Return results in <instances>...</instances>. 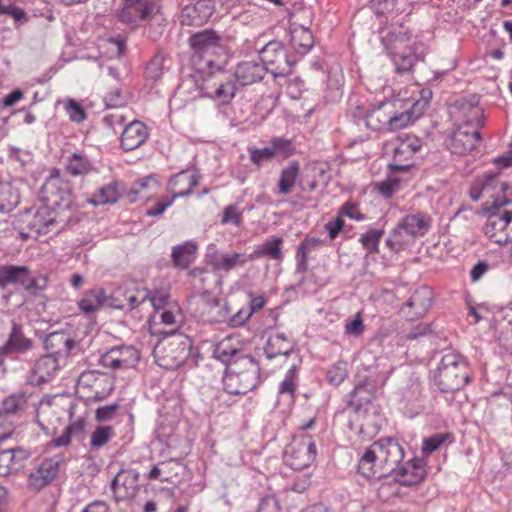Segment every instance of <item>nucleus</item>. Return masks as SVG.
<instances>
[{
  "label": "nucleus",
  "mask_w": 512,
  "mask_h": 512,
  "mask_svg": "<svg viewBox=\"0 0 512 512\" xmlns=\"http://www.w3.org/2000/svg\"><path fill=\"white\" fill-rule=\"evenodd\" d=\"M404 458V449L394 438L373 442L358 462V472L366 478H381L391 473Z\"/></svg>",
  "instance_id": "1"
},
{
  "label": "nucleus",
  "mask_w": 512,
  "mask_h": 512,
  "mask_svg": "<svg viewBox=\"0 0 512 512\" xmlns=\"http://www.w3.org/2000/svg\"><path fill=\"white\" fill-rule=\"evenodd\" d=\"M482 191L492 199L491 201L486 200L484 206H482V213L486 216V222L484 226L485 235L494 243L499 245L508 244L507 235V222L505 215L503 214V200H505L504 194L499 196L498 192H491L488 188V184L482 185Z\"/></svg>",
  "instance_id": "2"
},
{
  "label": "nucleus",
  "mask_w": 512,
  "mask_h": 512,
  "mask_svg": "<svg viewBox=\"0 0 512 512\" xmlns=\"http://www.w3.org/2000/svg\"><path fill=\"white\" fill-rule=\"evenodd\" d=\"M434 384L443 393L459 390L468 380L466 365L459 354L448 352L434 373Z\"/></svg>",
  "instance_id": "3"
},
{
  "label": "nucleus",
  "mask_w": 512,
  "mask_h": 512,
  "mask_svg": "<svg viewBox=\"0 0 512 512\" xmlns=\"http://www.w3.org/2000/svg\"><path fill=\"white\" fill-rule=\"evenodd\" d=\"M200 175L193 170H184L172 176L167 185V192L170 195H164L159 198L155 204L147 210L148 216H159L167 208L172 206L176 198L188 196L194 187L199 184Z\"/></svg>",
  "instance_id": "4"
},
{
  "label": "nucleus",
  "mask_w": 512,
  "mask_h": 512,
  "mask_svg": "<svg viewBox=\"0 0 512 512\" xmlns=\"http://www.w3.org/2000/svg\"><path fill=\"white\" fill-rule=\"evenodd\" d=\"M430 226L431 218L425 214L407 215L398 222L390 238L387 239L386 245L390 250L399 252L410 240L424 236Z\"/></svg>",
  "instance_id": "5"
},
{
  "label": "nucleus",
  "mask_w": 512,
  "mask_h": 512,
  "mask_svg": "<svg viewBox=\"0 0 512 512\" xmlns=\"http://www.w3.org/2000/svg\"><path fill=\"white\" fill-rule=\"evenodd\" d=\"M114 387V378L108 373L87 370L78 377L76 393L87 402H100L112 394Z\"/></svg>",
  "instance_id": "6"
},
{
  "label": "nucleus",
  "mask_w": 512,
  "mask_h": 512,
  "mask_svg": "<svg viewBox=\"0 0 512 512\" xmlns=\"http://www.w3.org/2000/svg\"><path fill=\"white\" fill-rule=\"evenodd\" d=\"M243 368L229 365L223 376L224 392L230 395H244L254 389L258 382V371L251 358H243Z\"/></svg>",
  "instance_id": "7"
},
{
  "label": "nucleus",
  "mask_w": 512,
  "mask_h": 512,
  "mask_svg": "<svg viewBox=\"0 0 512 512\" xmlns=\"http://www.w3.org/2000/svg\"><path fill=\"white\" fill-rule=\"evenodd\" d=\"M40 199L44 205L54 211L70 209L74 201L70 181L63 177L58 170H54L41 188Z\"/></svg>",
  "instance_id": "8"
},
{
  "label": "nucleus",
  "mask_w": 512,
  "mask_h": 512,
  "mask_svg": "<svg viewBox=\"0 0 512 512\" xmlns=\"http://www.w3.org/2000/svg\"><path fill=\"white\" fill-rule=\"evenodd\" d=\"M189 339L176 335L160 340L153 351L156 363L166 369L173 370L185 363L190 354Z\"/></svg>",
  "instance_id": "9"
},
{
  "label": "nucleus",
  "mask_w": 512,
  "mask_h": 512,
  "mask_svg": "<svg viewBox=\"0 0 512 512\" xmlns=\"http://www.w3.org/2000/svg\"><path fill=\"white\" fill-rule=\"evenodd\" d=\"M422 147L419 137L412 134H400L385 144V150L393 154L390 164L392 170L405 171L413 165V156Z\"/></svg>",
  "instance_id": "10"
},
{
  "label": "nucleus",
  "mask_w": 512,
  "mask_h": 512,
  "mask_svg": "<svg viewBox=\"0 0 512 512\" xmlns=\"http://www.w3.org/2000/svg\"><path fill=\"white\" fill-rule=\"evenodd\" d=\"M316 455L317 449L312 436L301 433L294 436L286 446L284 461L294 470H303L314 462Z\"/></svg>",
  "instance_id": "11"
},
{
  "label": "nucleus",
  "mask_w": 512,
  "mask_h": 512,
  "mask_svg": "<svg viewBox=\"0 0 512 512\" xmlns=\"http://www.w3.org/2000/svg\"><path fill=\"white\" fill-rule=\"evenodd\" d=\"M386 49L398 74L412 71L417 62L415 50L406 35H391L387 38Z\"/></svg>",
  "instance_id": "12"
},
{
  "label": "nucleus",
  "mask_w": 512,
  "mask_h": 512,
  "mask_svg": "<svg viewBox=\"0 0 512 512\" xmlns=\"http://www.w3.org/2000/svg\"><path fill=\"white\" fill-rule=\"evenodd\" d=\"M64 461L65 459L62 454H56L43 459L40 464L28 474V489L33 492H40L51 485L58 477Z\"/></svg>",
  "instance_id": "13"
},
{
  "label": "nucleus",
  "mask_w": 512,
  "mask_h": 512,
  "mask_svg": "<svg viewBox=\"0 0 512 512\" xmlns=\"http://www.w3.org/2000/svg\"><path fill=\"white\" fill-rule=\"evenodd\" d=\"M193 57L199 58L207 67H211L222 52L220 37L212 30H204L189 38Z\"/></svg>",
  "instance_id": "14"
},
{
  "label": "nucleus",
  "mask_w": 512,
  "mask_h": 512,
  "mask_svg": "<svg viewBox=\"0 0 512 512\" xmlns=\"http://www.w3.org/2000/svg\"><path fill=\"white\" fill-rule=\"evenodd\" d=\"M259 62L264 65L265 73L268 71L274 77H285L292 73V63L280 42L272 41L266 44L260 51Z\"/></svg>",
  "instance_id": "15"
},
{
  "label": "nucleus",
  "mask_w": 512,
  "mask_h": 512,
  "mask_svg": "<svg viewBox=\"0 0 512 512\" xmlns=\"http://www.w3.org/2000/svg\"><path fill=\"white\" fill-rule=\"evenodd\" d=\"M480 140V120L475 118L459 125L454 131L449 148L454 154H466L477 147Z\"/></svg>",
  "instance_id": "16"
},
{
  "label": "nucleus",
  "mask_w": 512,
  "mask_h": 512,
  "mask_svg": "<svg viewBox=\"0 0 512 512\" xmlns=\"http://www.w3.org/2000/svg\"><path fill=\"white\" fill-rule=\"evenodd\" d=\"M20 222L30 232L47 234L57 228L56 212L44 205L39 208L26 210L20 217Z\"/></svg>",
  "instance_id": "17"
},
{
  "label": "nucleus",
  "mask_w": 512,
  "mask_h": 512,
  "mask_svg": "<svg viewBox=\"0 0 512 512\" xmlns=\"http://www.w3.org/2000/svg\"><path fill=\"white\" fill-rule=\"evenodd\" d=\"M140 359L139 351L129 345L113 347L101 356L104 367L112 370L135 368Z\"/></svg>",
  "instance_id": "18"
},
{
  "label": "nucleus",
  "mask_w": 512,
  "mask_h": 512,
  "mask_svg": "<svg viewBox=\"0 0 512 512\" xmlns=\"http://www.w3.org/2000/svg\"><path fill=\"white\" fill-rule=\"evenodd\" d=\"M150 290L144 287L125 286L115 291L113 306L120 310L142 311L147 306Z\"/></svg>",
  "instance_id": "19"
},
{
  "label": "nucleus",
  "mask_w": 512,
  "mask_h": 512,
  "mask_svg": "<svg viewBox=\"0 0 512 512\" xmlns=\"http://www.w3.org/2000/svg\"><path fill=\"white\" fill-rule=\"evenodd\" d=\"M26 403V398L22 394L11 395L2 402L0 408V442L11 437L14 431V424L9 418L18 411L23 410Z\"/></svg>",
  "instance_id": "20"
},
{
  "label": "nucleus",
  "mask_w": 512,
  "mask_h": 512,
  "mask_svg": "<svg viewBox=\"0 0 512 512\" xmlns=\"http://www.w3.org/2000/svg\"><path fill=\"white\" fill-rule=\"evenodd\" d=\"M433 293L427 286L419 287L414 291L401 311L410 320L422 318L432 306Z\"/></svg>",
  "instance_id": "21"
},
{
  "label": "nucleus",
  "mask_w": 512,
  "mask_h": 512,
  "mask_svg": "<svg viewBox=\"0 0 512 512\" xmlns=\"http://www.w3.org/2000/svg\"><path fill=\"white\" fill-rule=\"evenodd\" d=\"M65 410L55 401L41 402L36 415V421L47 434H54L64 418Z\"/></svg>",
  "instance_id": "22"
},
{
  "label": "nucleus",
  "mask_w": 512,
  "mask_h": 512,
  "mask_svg": "<svg viewBox=\"0 0 512 512\" xmlns=\"http://www.w3.org/2000/svg\"><path fill=\"white\" fill-rule=\"evenodd\" d=\"M156 11L154 0H125V6L120 12L121 21L137 25L139 22L149 19Z\"/></svg>",
  "instance_id": "23"
},
{
  "label": "nucleus",
  "mask_w": 512,
  "mask_h": 512,
  "mask_svg": "<svg viewBox=\"0 0 512 512\" xmlns=\"http://www.w3.org/2000/svg\"><path fill=\"white\" fill-rule=\"evenodd\" d=\"M394 479L402 486H413L422 482L426 477L425 463L422 459L414 458L393 471Z\"/></svg>",
  "instance_id": "24"
},
{
  "label": "nucleus",
  "mask_w": 512,
  "mask_h": 512,
  "mask_svg": "<svg viewBox=\"0 0 512 512\" xmlns=\"http://www.w3.org/2000/svg\"><path fill=\"white\" fill-rule=\"evenodd\" d=\"M148 138V127L142 121L133 120L122 131L120 145L125 151H133L141 147Z\"/></svg>",
  "instance_id": "25"
},
{
  "label": "nucleus",
  "mask_w": 512,
  "mask_h": 512,
  "mask_svg": "<svg viewBox=\"0 0 512 512\" xmlns=\"http://www.w3.org/2000/svg\"><path fill=\"white\" fill-rule=\"evenodd\" d=\"M112 490L118 500L131 499L138 493V473L122 470L112 482Z\"/></svg>",
  "instance_id": "26"
},
{
  "label": "nucleus",
  "mask_w": 512,
  "mask_h": 512,
  "mask_svg": "<svg viewBox=\"0 0 512 512\" xmlns=\"http://www.w3.org/2000/svg\"><path fill=\"white\" fill-rule=\"evenodd\" d=\"M254 260V255L245 253H215L211 256L210 265L213 271L229 272L243 267L247 262Z\"/></svg>",
  "instance_id": "27"
},
{
  "label": "nucleus",
  "mask_w": 512,
  "mask_h": 512,
  "mask_svg": "<svg viewBox=\"0 0 512 512\" xmlns=\"http://www.w3.org/2000/svg\"><path fill=\"white\" fill-rule=\"evenodd\" d=\"M64 364L65 362L54 354L42 356L34 364L33 377L37 383L48 382L57 375Z\"/></svg>",
  "instance_id": "28"
},
{
  "label": "nucleus",
  "mask_w": 512,
  "mask_h": 512,
  "mask_svg": "<svg viewBox=\"0 0 512 512\" xmlns=\"http://www.w3.org/2000/svg\"><path fill=\"white\" fill-rule=\"evenodd\" d=\"M28 457V452L22 448H9L0 452V477L17 473Z\"/></svg>",
  "instance_id": "29"
},
{
  "label": "nucleus",
  "mask_w": 512,
  "mask_h": 512,
  "mask_svg": "<svg viewBox=\"0 0 512 512\" xmlns=\"http://www.w3.org/2000/svg\"><path fill=\"white\" fill-rule=\"evenodd\" d=\"M45 345L51 351L50 354H54L65 362L75 348L76 341L69 333L56 331L47 336Z\"/></svg>",
  "instance_id": "30"
},
{
  "label": "nucleus",
  "mask_w": 512,
  "mask_h": 512,
  "mask_svg": "<svg viewBox=\"0 0 512 512\" xmlns=\"http://www.w3.org/2000/svg\"><path fill=\"white\" fill-rule=\"evenodd\" d=\"M265 74L264 65L254 60L241 62L238 64L235 72L238 82L242 85H251L261 81Z\"/></svg>",
  "instance_id": "31"
},
{
  "label": "nucleus",
  "mask_w": 512,
  "mask_h": 512,
  "mask_svg": "<svg viewBox=\"0 0 512 512\" xmlns=\"http://www.w3.org/2000/svg\"><path fill=\"white\" fill-rule=\"evenodd\" d=\"M300 163L298 161H290L284 166L279 173V179L276 185L277 195L290 194L296 186L297 180L300 176Z\"/></svg>",
  "instance_id": "32"
},
{
  "label": "nucleus",
  "mask_w": 512,
  "mask_h": 512,
  "mask_svg": "<svg viewBox=\"0 0 512 512\" xmlns=\"http://www.w3.org/2000/svg\"><path fill=\"white\" fill-rule=\"evenodd\" d=\"M391 107L392 105L389 103H382L369 111L365 118L366 126L373 131L388 132Z\"/></svg>",
  "instance_id": "33"
},
{
  "label": "nucleus",
  "mask_w": 512,
  "mask_h": 512,
  "mask_svg": "<svg viewBox=\"0 0 512 512\" xmlns=\"http://www.w3.org/2000/svg\"><path fill=\"white\" fill-rule=\"evenodd\" d=\"M241 354L238 337L228 336L222 339L215 347L214 355L223 363L229 364L233 359H238Z\"/></svg>",
  "instance_id": "34"
},
{
  "label": "nucleus",
  "mask_w": 512,
  "mask_h": 512,
  "mask_svg": "<svg viewBox=\"0 0 512 512\" xmlns=\"http://www.w3.org/2000/svg\"><path fill=\"white\" fill-rule=\"evenodd\" d=\"M32 347V341L26 338L22 332V328L14 324L8 340L0 349V354H10L13 352L27 351Z\"/></svg>",
  "instance_id": "35"
},
{
  "label": "nucleus",
  "mask_w": 512,
  "mask_h": 512,
  "mask_svg": "<svg viewBox=\"0 0 512 512\" xmlns=\"http://www.w3.org/2000/svg\"><path fill=\"white\" fill-rule=\"evenodd\" d=\"M30 270L26 266L5 265L0 267V287L5 288L10 284H24Z\"/></svg>",
  "instance_id": "36"
},
{
  "label": "nucleus",
  "mask_w": 512,
  "mask_h": 512,
  "mask_svg": "<svg viewBox=\"0 0 512 512\" xmlns=\"http://www.w3.org/2000/svg\"><path fill=\"white\" fill-rule=\"evenodd\" d=\"M292 350L290 341L281 333H275L269 336L264 348L268 359H273L279 355L287 356Z\"/></svg>",
  "instance_id": "37"
},
{
  "label": "nucleus",
  "mask_w": 512,
  "mask_h": 512,
  "mask_svg": "<svg viewBox=\"0 0 512 512\" xmlns=\"http://www.w3.org/2000/svg\"><path fill=\"white\" fill-rule=\"evenodd\" d=\"M65 169L73 176H83L93 172L95 167L86 155L72 153L66 160Z\"/></svg>",
  "instance_id": "38"
},
{
  "label": "nucleus",
  "mask_w": 512,
  "mask_h": 512,
  "mask_svg": "<svg viewBox=\"0 0 512 512\" xmlns=\"http://www.w3.org/2000/svg\"><path fill=\"white\" fill-rule=\"evenodd\" d=\"M106 301V294L102 288L87 291L79 300L78 306L84 313H93L100 309Z\"/></svg>",
  "instance_id": "39"
},
{
  "label": "nucleus",
  "mask_w": 512,
  "mask_h": 512,
  "mask_svg": "<svg viewBox=\"0 0 512 512\" xmlns=\"http://www.w3.org/2000/svg\"><path fill=\"white\" fill-rule=\"evenodd\" d=\"M120 196V184L118 182H111L95 192L90 201L94 205H104L117 202Z\"/></svg>",
  "instance_id": "40"
},
{
  "label": "nucleus",
  "mask_w": 512,
  "mask_h": 512,
  "mask_svg": "<svg viewBox=\"0 0 512 512\" xmlns=\"http://www.w3.org/2000/svg\"><path fill=\"white\" fill-rule=\"evenodd\" d=\"M197 246L192 242H186L181 246L173 249L172 258L175 266L179 268H187L195 259Z\"/></svg>",
  "instance_id": "41"
},
{
  "label": "nucleus",
  "mask_w": 512,
  "mask_h": 512,
  "mask_svg": "<svg viewBox=\"0 0 512 512\" xmlns=\"http://www.w3.org/2000/svg\"><path fill=\"white\" fill-rule=\"evenodd\" d=\"M282 243L283 239L281 237L268 239L265 242H263L252 255H254V259L256 257L266 256L274 260H280L282 258Z\"/></svg>",
  "instance_id": "42"
},
{
  "label": "nucleus",
  "mask_w": 512,
  "mask_h": 512,
  "mask_svg": "<svg viewBox=\"0 0 512 512\" xmlns=\"http://www.w3.org/2000/svg\"><path fill=\"white\" fill-rule=\"evenodd\" d=\"M374 398L373 393L368 389V387L361 383L357 385L351 393L349 405L356 412H359L363 407L369 405Z\"/></svg>",
  "instance_id": "43"
},
{
  "label": "nucleus",
  "mask_w": 512,
  "mask_h": 512,
  "mask_svg": "<svg viewBox=\"0 0 512 512\" xmlns=\"http://www.w3.org/2000/svg\"><path fill=\"white\" fill-rule=\"evenodd\" d=\"M116 436L115 428L110 425H99L90 435V446L93 449L104 447Z\"/></svg>",
  "instance_id": "44"
},
{
  "label": "nucleus",
  "mask_w": 512,
  "mask_h": 512,
  "mask_svg": "<svg viewBox=\"0 0 512 512\" xmlns=\"http://www.w3.org/2000/svg\"><path fill=\"white\" fill-rule=\"evenodd\" d=\"M175 465L172 461L158 463L150 470L147 479L149 481L159 480L161 482H168L177 474L174 472Z\"/></svg>",
  "instance_id": "45"
},
{
  "label": "nucleus",
  "mask_w": 512,
  "mask_h": 512,
  "mask_svg": "<svg viewBox=\"0 0 512 512\" xmlns=\"http://www.w3.org/2000/svg\"><path fill=\"white\" fill-rule=\"evenodd\" d=\"M291 42L295 48L310 49L314 44L311 31L303 26H295L291 30Z\"/></svg>",
  "instance_id": "46"
},
{
  "label": "nucleus",
  "mask_w": 512,
  "mask_h": 512,
  "mask_svg": "<svg viewBox=\"0 0 512 512\" xmlns=\"http://www.w3.org/2000/svg\"><path fill=\"white\" fill-rule=\"evenodd\" d=\"M383 235L384 230L371 229L360 236L359 242L367 251V255L376 254L379 252V243Z\"/></svg>",
  "instance_id": "47"
},
{
  "label": "nucleus",
  "mask_w": 512,
  "mask_h": 512,
  "mask_svg": "<svg viewBox=\"0 0 512 512\" xmlns=\"http://www.w3.org/2000/svg\"><path fill=\"white\" fill-rule=\"evenodd\" d=\"M211 88L209 93L222 104L228 103L235 95V85L231 80L215 82Z\"/></svg>",
  "instance_id": "48"
},
{
  "label": "nucleus",
  "mask_w": 512,
  "mask_h": 512,
  "mask_svg": "<svg viewBox=\"0 0 512 512\" xmlns=\"http://www.w3.org/2000/svg\"><path fill=\"white\" fill-rule=\"evenodd\" d=\"M180 314L179 309L177 307H169L168 309H163V311L160 314V324L164 325L168 328L166 331H157L154 330V333H166V334H173L180 322Z\"/></svg>",
  "instance_id": "49"
},
{
  "label": "nucleus",
  "mask_w": 512,
  "mask_h": 512,
  "mask_svg": "<svg viewBox=\"0 0 512 512\" xmlns=\"http://www.w3.org/2000/svg\"><path fill=\"white\" fill-rule=\"evenodd\" d=\"M170 293L169 289L165 287L155 288L150 290V296L147 300V306L150 305L154 313H158L160 310L165 309L169 306Z\"/></svg>",
  "instance_id": "50"
},
{
  "label": "nucleus",
  "mask_w": 512,
  "mask_h": 512,
  "mask_svg": "<svg viewBox=\"0 0 512 512\" xmlns=\"http://www.w3.org/2000/svg\"><path fill=\"white\" fill-rule=\"evenodd\" d=\"M500 191L504 193L505 200H503V214L505 215V219L507 222V235H508V244L512 243V190L507 185L502 183L500 187Z\"/></svg>",
  "instance_id": "51"
},
{
  "label": "nucleus",
  "mask_w": 512,
  "mask_h": 512,
  "mask_svg": "<svg viewBox=\"0 0 512 512\" xmlns=\"http://www.w3.org/2000/svg\"><path fill=\"white\" fill-rule=\"evenodd\" d=\"M452 434L449 432L437 433L430 437L424 438L422 441V452L424 454H431L439 449L447 442H452Z\"/></svg>",
  "instance_id": "52"
},
{
  "label": "nucleus",
  "mask_w": 512,
  "mask_h": 512,
  "mask_svg": "<svg viewBox=\"0 0 512 512\" xmlns=\"http://www.w3.org/2000/svg\"><path fill=\"white\" fill-rule=\"evenodd\" d=\"M297 388V367L292 366L286 373L284 380L280 383L279 394L288 395L290 401H294Z\"/></svg>",
  "instance_id": "53"
},
{
  "label": "nucleus",
  "mask_w": 512,
  "mask_h": 512,
  "mask_svg": "<svg viewBox=\"0 0 512 512\" xmlns=\"http://www.w3.org/2000/svg\"><path fill=\"white\" fill-rule=\"evenodd\" d=\"M270 145L272 150L274 151V156H282L283 158H288L295 154V146L290 139L282 138V137H273L270 140Z\"/></svg>",
  "instance_id": "54"
},
{
  "label": "nucleus",
  "mask_w": 512,
  "mask_h": 512,
  "mask_svg": "<svg viewBox=\"0 0 512 512\" xmlns=\"http://www.w3.org/2000/svg\"><path fill=\"white\" fill-rule=\"evenodd\" d=\"M432 97V91L429 89H423L420 92V98L416 100L410 109L406 110L409 116L413 117V122L417 120L427 109Z\"/></svg>",
  "instance_id": "55"
},
{
  "label": "nucleus",
  "mask_w": 512,
  "mask_h": 512,
  "mask_svg": "<svg viewBox=\"0 0 512 512\" xmlns=\"http://www.w3.org/2000/svg\"><path fill=\"white\" fill-rule=\"evenodd\" d=\"M248 152L251 163L258 168L261 167L265 162L271 161L275 158L274 151L272 150L270 144L269 146L263 148H249Z\"/></svg>",
  "instance_id": "56"
},
{
  "label": "nucleus",
  "mask_w": 512,
  "mask_h": 512,
  "mask_svg": "<svg viewBox=\"0 0 512 512\" xmlns=\"http://www.w3.org/2000/svg\"><path fill=\"white\" fill-rule=\"evenodd\" d=\"M413 123V117L409 116L406 111L396 113L394 107H391V117L389 120L388 132L403 129Z\"/></svg>",
  "instance_id": "57"
},
{
  "label": "nucleus",
  "mask_w": 512,
  "mask_h": 512,
  "mask_svg": "<svg viewBox=\"0 0 512 512\" xmlns=\"http://www.w3.org/2000/svg\"><path fill=\"white\" fill-rule=\"evenodd\" d=\"M120 409V404L113 402L108 405H103L95 410V420L99 423H105L113 420Z\"/></svg>",
  "instance_id": "58"
},
{
  "label": "nucleus",
  "mask_w": 512,
  "mask_h": 512,
  "mask_svg": "<svg viewBox=\"0 0 512 512\" xmlns=\"http://www.w3.org/2000/svg\"><path fill=\"white\" fill-rule=\"evenodd\" d=\"M338 216L348 217L355 221H362L365 219L364 214L361 212L359 203L354 201H346L339 209Z\"/></svg>",
  "instance_id": "59"
},
{
  "label": "nucleus",
  "mask_w": 512,
  "mask_h": 512,
  "mask_svg": "<svg viewBox=\"0 0 512 512\" xmlns=\"http://www.w3.org/2000/svg\"><path fill=\"white\" fill-rule=\"evenodd\" d=\"M347 376L346 364L344 362L335 363L327 372V380L333 385H338L344 381Z\"/></svg>",
  "instance_id": "60"
},
{
  "label": "nucleus",
  "mask_w": 512,
  "mask_h": 512,
  "mask_svg": "<svg viewBox=\"0 0 512 512\" xmlns=\"http://www.w3.org/2000/svg\"><path fill=\"white\" fill-rule=\"evenodd\" d=\"M232 223L235 226H240L242 223V215L238 210V207L234 204L227 205L224 208L223 215L221 218V224Z\"/></svg>",
  "instance_id": "61"
},
{
  "label": "nucleus",
  "mask_w": 512,
  "mask_h": 512,
  "mask_svg": "<svg viewBox=\"0 0 512 512\" xmlns=\"http://www.w3.org/2000/svg\"><path fill=\"white\" fill-rule=\"evenodd\" d=\"M24 289L30 294H37L45 290L48 286V278L46 276H39L37 278L24 279L22 284Z\"/></svg>",
  "instance_id": "62"
},
{
  "label": "nucleus",
  "mask_w": 512,
  "mask_h": 512,
  "mask_svg": "<svg viewBox=\"0 0 512 512\" xmlns=\"http://www.w3.org/2000/svg\"><path fill=\"white\" fill-rule=\"evenodd\" d=\"M345 334L350 336H361L365 331V325L362 318V313L357 312L354 319L345 324Z\"/></svg>",
  "instance_id": "63"
},
{
  "label": "nucleus",
  "mask_w": 512,
  "mask_h": 512,
  "mask_svg": "<svg viewBox=\"0 0 512 512\" xmlns=\"http://www.w3.org/2000/svg\"><path fill=\"white\" fill-rule=\"evenodd\" d=\"M65 109L69 119L73 122L80 123L86 119V113L79 103L70 99L66 103Z\"/></svg>",
  "instance_id": "64"
}]
</instances>
